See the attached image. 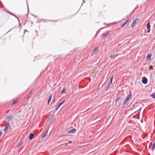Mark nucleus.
Wrapping results in <instances>:
<instances>
[{
	"label": "nucleus",
	"mask_w": 155,
	"mask_h": 155,
	"mask_svg": "<svg viewBox=\"0 0 155 155\" xmlns=\"http://www.w3.org/2000/svg\"><path fill=\"white\" fill-rule=\"evenodd\" d=\"M132 97V94L131 93H130V94L127 96L125 98V101L123 103V107H125L128 105V103L129 102V100L131 99Z\"/></svg>",
	"instance_id": "obj_1"
},
{
	"label": "nucleus",
	"mask_w": 155,
	"mask_h": 155,
	"mask_svg": "<svg viewBox=\"0 0 155 155\" xmlns=\"http://www.w3.org/2000/svg\"><path fill=\"white\" fill-rule=\"evenodd\" d=\"M110 32V31H108L106 32L105 33H103L102 35L103 37L101 39L103 40L106 38L107 37V36L109 35Z\"/></svg>",
	"instance_id": "obj_2"
},
{
	"label": "nucleus",
	"mask_w": 155,
	"mask_h": 155,
	"mask_svg": "<svg viewBox=\"0 0 155 155\" xmlns=\"http://www.w3.org/2000/svg\"><path fill=\"white\" fill-rule=\"evenodd\" d=\"M139 21V18H136L135 19V20H134L131 25V27H134L135 26V25L137 24V23Z\"/></svg>",
	"instance_id": "obj_3"
},
{
	"label": "nucleus",
	"mask_w": 155,
	"mask_h": 155,
	"mask_svg": "<svg viewBox=\"0 0 155 155\" xmlns=\"http://www.w3.org/2000/svg\"><path fill=\"white\" fill-rule=\"evenodd\" d=\"M142 82L144 84H147V78L145 77H143L142 79Z\"/></svg>",
	"instance_id": "obj_4"
},
{
	"label": "nucleus",
	"mask_w": 155,
	"mask_h": 155,
	"mask_svg": "<svg viewBox=\"0 0 155 155\" xmlns=\"http://www.w3.org/2000/svg\"><path fill=\"white\" fill-rule=\"evenodd\" d=\"M10 128V124L9 122H7L6 123V125L5 126V128L4 129V131L5 132H6L7 131V130L8 129H9Z\"/></svg>",
	"instance_id": "obj_5"
},
{
	"label": "nucleus",
	"mask_w": 155,
	"mask_h": 155,
	"mask_svg": "<svg viewBox=\"0 0 155 155\" xmlns=\"http://www.w3.org/2000/svg\"><path fill=\"white\" fill-rule=\"evenodd\" d=\"M5 119L7 121H9L10 120H12L13 119V116L12 115L8 116Z\"/></svg>",
	"instance_id": "obj_6"
},
{
	"label": "nucleus",
	"mask_w": 155,
	"mask_h": 155,
	"mask_svg": "<svg viewBox=\"0 0 155 155\" xmlns=\"http://www.w3.org/2000/svg\"><path fill=\"white\" fill-rule=\"evenodd\" d=\"M76 129L74 128H73V129H71V130L68 131L67 132V133L68 134H70V133L74 134V133H76Z\"/></svg>",
	"instance_id": "obj_7"
},
{
	"label": "nucleus",
	"mask_w": 155,
	"mask_h": 155,
	"mask_svg": "<svg viewBox=\"0 0 155 155\" xmlns=\"http://www.w3.org/2000/svg\"><path fill=\"white\" fill-rule=\"evenodd\" d=\"M65 100H64L61 102L59 103L58 106L56 108L55 110H57L65 102Z\"/></svg>",
	"instance_id": "obj_8"
},
{
	"label": "nucleus",
	"mask_w": 155,
	"mask_h": 155,
	"mask_svg": "<svg viewBox=\"0 0 155 155\" xmlns=\"http://www.w3.org/2000/svg\"><path fill=\"white\" fill-rule=\"evenodd\" d=\"M35 135L34 134L31 133L30 134L29 139L30 140H31L34 138Z\"/></svg>",
	"instance_id": "obj_9"
},
{
	"label": "nucleus",
	"mask_w": 155,
	"mask_h": 155,
	"mask_svg": "<svg viewBox=\"0 0 155 155\" xmlns=\"http://www.w3.org/2000/svg\"><path fill=\"white\" fill-rule=\"evenodd\" d=\"M150 23L148 22L147 25V28L148 30L147 32H149L150 31Z\"/></svg>",
	"instance_id": "obj_10"
},
{
	"label": "nucleus",
	"mask_w": 155,
	"mask_h": 155,
	"mask_svg": "<svg viewBox=\"0 0 155 155\" xmlns=\"http://www.w3.org/2000/svg\"><path fill=\"white\" fill-rule=\"evenodd\" d=\"M52 96V94H50L49 96V98L48 100V105L49 104L51 100Z\"/></svg>",
	"instance_id": "obj_11"
},
{
	"label": "nucleus",
	"mask_w": 155,
	"mask_h": 155,
	"mask_svg": "<svg viewBox=\"0 0 155 155\" xmlns=\"http://www.w3.org/2000/svg\"><path fill=\"white\" fill-rule=\"evenodd\" d=\"M7 13H9V14L10 15L14 16L15 18H17V19L18 20L19 22V18H18L14 14L11 13V12H9V11L7 12Z\"/></svg>",
	"instance_id": "obj_12"
},
{
	"label": "nucleus",
	"mask_w": 155,
	"mask_h": 155,
	"mask_svg": "<svg viewBox=\"0 0 155 155\" xmlns=\"http://www.w3.org/2000/svg\"><path fill=\"white\" fill-rule=\"evenodd\" d=\"M48 133V130H47L45 133H44L42 136H41V138L42 139L44 138L45 137L47 136V134Z\"/></svg>",
	"instance_id": "obj_13"
},
{
	"label": "nucleus",
	"mask_w": 155,
	"mask_h": 155,
	"mask_svg": "<svg viewBox=\"0 0 155 155\" xmlns=\"http://www.w3.org/2000/svg\"><path fill=\"white\" fill-rule=\"evenodd\" d=\"M129 22V19L127 20L123 24L121 25V27L123 28Z\"/></svg>",
	"instance_id": "obj_14"
},
{
	"label": "nucleus",
	"mask_w": 155,
	"mask_h": 155,
	"mask_svg": "<svg viewBox=\"0 0 155 155\" xmlns=\"http://www.w3.org/2000/svg\"><path fill=\"white\" fill-rule=\"evenodd\" d=\"M152 56L151 54H147V57H146V59L149 60H150L151 59V57Z\"/></svg>",
	"instance_id": "obj_15"
},
{
	"label": "nucleus",
	"mask_w": 155,
	"mask_h": 155,
	"mask_svg": "<svg viewBox=\"0 0 155 155\" xmlns=\"http://www.w3.org/2000/svg\"><path fill=\"white\" fill-rule=\"evenodd\" d=\"M54 118H48L47 120V122H49L50 124L53 120Z\"/></svg>",
	"instance_id": "obj_16"
},
{
	"label": "nucleus",
	"mask_w": 155,
	"mask_h": 155,
	"mask_svg": "<svg viewBox=\"0 0 155 155\" xmlns=\"http://www.w3.org/2000/svg\"><path fill=\"white\" fill-rule=\"evenodd\" d=\"M98 51V47H96L94 49L93 52L92 53V54L96 52H97Z\"/></svg>",
	"instance_id": "obj_17"
},
{
	"label": "nucleus",
	"mask_w": 155,
	"mask_h": 155,
	"mask_svg": "<svg viewBox=\"0 0 155 155\" xmlns=\"http://www.w3.org/2000/svg\"><path fill=\"white\" fill-rule=\"evenodd\" d=\"M121 97H120V96L118 97L117 98H116V100H115V104H117V102L118 101H119V100H120V99H121Z\"/></svg>",
	"instance_id": "obj_18"
},
{
	"label": "nucleus",
	"mask_w": 155,
	"mask_h": 155,
	"mask_svg": "<svg viewBox=\"0 0 155 155\" xmlns=\"http://www.w3.org/2000/svg\"><path fill=\"white\" fill-rule=\"evenodd\" d=\"M65 91H66V89L64 87L63 89L62 90L61 92V94H64L65 92Z\"/></svg>",
	"instance_id": "obj_19"
},
{
	"label": "nucleus",
	"mask_w": 155,
	"mask_h": 155,
	"mask_svg": "<svg viewBox=\"0 0 155 155\" xmlns=\"http://www.w3.org/2000/svg\"><path fill=\"white\" fill-rule=\"evenodd\" d=\"M42 21H43L42 22L44 23L47 22V21H52L51 20H48L46 19H42Z\"/></svg>",
	"instance_id": "obj_20"
},
{
	"label": "nucleus",
	"mask_w": 155,
	"mask_h": 155,
	"mask_svg": "<svg viewBox=\"0 0 155 155\" xmlns=\"http://www.w3.org/2000/svg\"><path fill=\"white\" fill-rule=\"evenodd\" d=\"M150 97H152L153 98L155 99V93H153L150 95Z\"/></svg>",
	"instance_id": "obj_21"
},
{
	"label": "nucleus",
	"mask_w": 155,
	"mask_h": 155,
	"mask_svg": "<svg viewBox=\"0 0 155 155\" xmlns=\"http://www.w3.org/2000/svg\"><path fill=\"white\" fill-rule=\"evenodd\" d=\"M18 102V100H15L12 103V104L14 105Z\"/></svg>",
	"instance_id": "obj_22"
},
{
	"label": "nucleus",
	"mask_w": 155,
	"mask_h": 155,
	"mask_svg": "<svg viewBox=\"0 0 155 155\" xmlns=\"http://www.w3.org/2000/svg\"><path fill=\"white\" fill-rule=\"evenodd\" d=\"M110 84H108L107 86V87H106V91H107L110 88Z\"/></svg>",
	"instance_id": "obj_23"
},
{
	"label": "nucleus",
	"mask_w": 155,
	"mask_h": 155,
	"mask_svg": "<svg viewBox=\"0 0 155 155\" xmlns=\"http://www.w3.org/2000/svg\"><path fill=\"white\" fill-rule=\"evenodd\" d=\"M115 57V55H113V54H112L110 57V58H114V57Z\"/></svg>",
	"instance_id": "obj_24"
},
{
	"label": "nucleus",
	"mask_w": 155,
	"mask_h": 155,
	"mask_svg": "<svg viewBox=\"0 0 155 155\" xmlns=\"http://www.w3.org/2000/svg\"><path fill=\"white\" fill-rule=\"evenodd\" d=\"M22 144H23V142H20V143H19L17 145V146H18V147L21 146V145H22Z\"/></svg>",
	"instance_id": "obj_25"
},
{
	"label": "nucleus",
	"mask_w": 155,
	"mask_h": 155,
	"mask_svg": "<svg viewBox=\"0 0 155 155\" xmlns=\"http://www.w3.org/2000/svg\"><path fill=\"white\" fill-rule=\"evenodd\" d=\"M26 4H27V8H28V12H29V7H28V2L27 1V0H26Z\"/></svg>",
	"instance_id": "obj_26"
},
{
	"label": "nucleus",
	"mask_w": 155,
	"mask_h": 155,
	"mask_svg": "<svg viewBox=\"0 0 155 155\" xmlns=\"http://www.w3.org/2000/svg\"><path fill=\"white\" fill-rule=\"evenodd\" d=\"M73 51L71 52V53H70L69 54L67 55V56L68 55H72L73 54H74Z\"/></svg>",
	"instance_id": "obj_27"
},
{
	"label": "nucleus",
	"mask_w": 155,
	"mask_h": 155,
	"mask_svg": "<svg viewBox=\"0 0 155 155\" xmlns=\"http://www.w3.org/2000/svg\"><path fill=\"white\" fill-rule=\"evenodd\" d=\"M149 68L151 69H153V66L152 65H150L149 66Z\"/></svg>",
	"instance_id": "obj_28"
},
{
	"label": "nucleus",
	"mask_w": 155,
	"mask_h": 155,
	"mask_svg": "<svg viewBox=\"0 0 155 155\" xmlns=\"http://www.w3.org/2000/svg\"><path fill=\"white\" fill-rule=\"evenodd\" d=\"M113 76H112L110 78V81H113Z\"/></svg>",
	"instance_id": "obj_29"
},
{
	"label": "nucleus",
	"mask_w": 155,
	"mask_h": 155,
	"mask_svg": "<svg viewBox=\"0 0 155 155\" xmlns=\"http://www.w3.org/2000/svg\"><path fill=\"white\" fill-rule=\"evenodd\" d=\"M153 147H155V141L154 142L153 144Z\"/></svg>",
	"instance_id": "obj_30"
},
{
	"label": "nucleus",
	"mask_w": 155,
	"mask_h": 155,
	"mask_svg": "<svg viewBox=\"0 0 155 155\" xmlns=\"http://www.w3.org/2000/svg\"><path fill=\"white\" fill-rule=\"evenodd\" d=\"M153 147H155V141L154 142L153 144Z\"/></svg>",
	"instance_id": "obj_31"
},
{
	"label": "nucleus",
	"mask_w": 155,
	"mask_h": 155,
	"mask_svg": "<svg viewBox=\"0 0 155 155\" xmlns=\"http://www.w3.org/2000/svg\"><path fill=\"white\" fill-rule=\"evenodd\" d=\"M112 81H110V82L109 84H110H110H112Z\"/></svg>",
	"instance_id": "obj_32"
},
{
	"label": "nucleus",
	"mask_w": 155,
	"mask_h": 155,
	"mask_svg": "<svg viewBox=\"0 0 155 155\" xmlns=\"http://www.w3.org/2000/svg\"><path fill=\"white\" fill-rule=\"evenodd\" d=\"M72 143V141H69L68 143Z\"/></svg>",
	"instance_id": "obj_33"
},
{
	"label": "nucleus",
	"mask_w": 155,
	"mask_h": 155,
	"mask_svg": "<svg viewBox=\"0 0 155 155\" xmlns=\"http://www.w3.org/2000/svg\"><path fill=\"white\" fill-rule=\"evenodd\" d=\"M2 134V132H0V137L1 136Z\"/></svg>",
	"instance_id": "obj_34"
},
{
	"label": "nucleus",
	"mask_w": 155,
	"mask_h": 155,
	"mask_svg": "<svg viewBox=\"0 0 155 155\" xmlns=\"http://www.w3.org/2000/svg\"><path fill=\"white\" fill-rule=\"evenodd\" d=\"M119 55V54H116L115 55V57H116V56H118Z\"/></svg>",
	"instance_id": "obj_35"
},
{
	"label": "nucleus",
	"mask_w": 155,
	"mask_h": 155,
	"mask_svg": "<svg viewBox=\"0 0 155 155\" xmlns=\"http://www.w3.org/2000/svg\"><path fill=\"white\" fill-rule=\"evenodd\" d=\"M2 4L1 1L0 0V5H2Z\"/></svg>",
	"instance_id": "obj_36"
},
{
	"label": "nucleus",
	"mask_w": 155,
	"mask_h": 155,
	"mask_svg": "<svg viewBox=\"0 0 155 155\" xmlns=\"http://www.w3.org/2000/svg\"><path fill=\"white\" fill-rule=\"evenodd\" d=\"M155 147H152V150H153L154 149Z\"/></svg>",
	"instance_id": "obj_37"
},
{
	"label": "nucleus",
	"mask_w": 155,
	"mask_h": 155,
	"mask_svg": "<svg viewBox=\"0 0 155 155\" xmlns=\"http://www.w3.org/2000/svg\"><path fill=\"white\" fill-rule=\"evenodd\" d=\"M68 143H66L65 144V146H66L68 145Z\"/></svg>",
	"instance_id": "obj_38"
},
{
	"label": "nucleus",
	"mask_w": 155,
	"mask_h": 155,
	"mask_svg": "<svg viewBox=\"0 0 155 155\" xmlns=\"http://www.w3.org/2000/svg\"><path fill=\"white\" fill-rule=\"evenodd\" d=\"M29 96H28L27 97V99H29Z\"/></svg>",
	"instance_id": "obj_39"
},
{
	"label": "nucleus",
	"mask_w": 155,
	"mask_h": 155,
	"mask_svg": "<svg viewBox=\"0 0 155 155\" xmlns=\"http://www.w3.org/2000/svg\"><path fill=\"white\" fill-rule=\"evenodd\" d=\"M41 21H42V19L40 20L38 22L39 23H40L41 22Z\"/></svg>",
	"instance_id": "obj_40"
},
{
	"label": "nucleus",
	"mask_w": 155,
	"mask_h": 155,
	"mask_svg": "<svg viewBox=\"0 0 155 155\" xmlns=\"http://www.w3.org/2000/svg\"><path fill=\"white\" fill-rule=\"evenodd\" d=\"M26 31H27V30H25V31H24V33H25V32H26Z\"/></svg>",
	"instance_id": "obj_41"
},
{
	"label": "nucleus",
	"mask_w": 155,
	"mask_h": 155,
	"mask_svg": "<svg viewBox=\"0 0 155 155\" xmlns=\"http://www.w3.org/2000/svg\"><path fill=\"white\" fill-rule=\"evenodd\" d=\"M105 28V27H102V28H101V29H104V28Z\"/></svg>",
	"instance_id": "obj_42"
},
{
	"label": "nucleus",
	"mask_w": 155,
	"mask_h": 155,
	"mask_svg": "<svg viewBox=\"0 0 155 155\" xmlns=\"http://www.w3.org/2000/svg\"><path fill=\"white\" fill-rule=\"evenodd\" d=\"M12 29H11L10 30H9L8 31V32H9V31H11V30H12Z\"/></svg>",
	"instance_id": "obj_43"
},
{
	"label": "nucleus",
	"mask_w": 155,
	"mask_h": 155,
	"mask_svg": "<svg viewBox=\"0 0 155 155\" xmlns=\"http://www.w3.org/2000/svg\"><path fill=\"white\" fill-rule=\"evenodd\" d=\"M32 92V91H31L30 92V94H31V92Z\"/></svg>",
	"instance_id": "obj_44"
},
{
	"label": "nucleus",
	"mask_w": 155,
	"mask_h": 155,
	"mask_svg": "<svg viewBox=\"0 0 155 155\" xmlns=\"http://www.w3.org/2000/svg\"><path fill=\"white\" fill-rule=\"evenodd\" d=\"M83 2H85V1H84V0H83Z\"/></svg>",
	"instance_id": "obj_45"
}]
</instances>
